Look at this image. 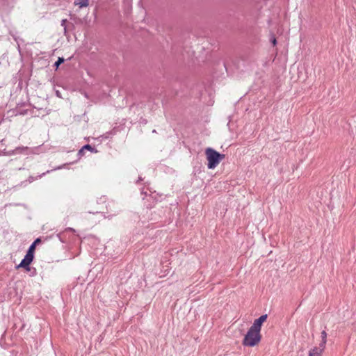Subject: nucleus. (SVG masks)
Masks as SVG:
<instances>
[{
  "label": "nucleus",
  "mask_w": 356,
  "mask_h": 356,
  "mask_svg": "<svg viewBox=\"0 0 356 356\" xmlns=\"http://www.w3.org/2000/svg\"><path fill=\"white\" fill-rule=\"evenodd\" d=\"M65 62V59L63 57H59L58 60L54 63V67L58 69L59 65Z\"/></svg>",
  "instance_id": "obj_9"
},
{
  "label": "nucleus",
  "mask_w": 356,
  "mask_h": 356,
  "mask_svg": "<svg viewBox=\"0 0 356 356\" xmlns=\"http://www.w3.org/2000/svg\"><path fill=\"white\" fill-rule=\"evenodd\" d=\"M50 172V170H47L46 172L42 173L40 177H42L43 175H46L47 173Z\"/></svg>",
  "instance_id": "obj_16"
},
{
  "label": "nucleus",
  "mask_w": 356,
  "mask_h": 356,
  "mask_svg": "<svg viewBox=\"0 0 356 356\" xmlns=\"http://www.w3.org/2000/svg\"><path fill=\"white\" fill-rule=\"evenodd\" d=\"M267 317H268L267 314L261 315L258 318L254 320L252 325H251V327L261 332V325H262L263 323L266 321Z\"/></svg>",
  "instance_id": "obj_4"
},
{
  "label": "nucleus",
  "mask_w": 356,
  "mask_h": 356,
  "mask_svg": "<svg viewBox=\"0 0 356 356\" xmlns=\"http://www.w3.org/2000/svg\"><path fill=\"white\" fill-rule=\"evenodd\" d=\"M56 95L57 96H59V92L58 91L56 92Z\"/></svg>",
  "instance_id": "obj_19"
},
{
  "label": "nucleus",
  "mask_w": 356,
  "mask_h": 356,
  "mask_svg": "<svg viewBox=\"0 0 356 356\" xmlns=\"http://www.w3.org/2000/svg\"><path fill=\"white\" fill-rule=\"evenodd\" d=\"M66 21H67L66 19H63L62 22H61V25L64 26L65 22H66Z\"/></svg>",
  "instance_id": "obj_15"
},
{
  "label": "nucleus",
  "mask_w": 356,
  "mask_h": 356,
  "mask_svg": "<svg viewBox=\"0 0 356 356\" xmlns=\"http://www.w3.org/2000/svg\"><path fill=\"white\" fill-rule=\"evenodd\" d=\"M84 151H85V150L83 149V147H81V148L79 150V152H78V156H79V157L83 156L84 155Z\"/></svg>",
  "instance_id": "obj_12"
},
{
  "label": "nucleus",
  "mask_w": 356,
  "mask_h": 356,
  "mask_svg": "<svg viewBox=\"0 0 356 356\" xmlns=\"http://www.w3.org/2000/svg\"><path fill=\"white\" fill-rule=\"evenodd\" d=\"M325 348L321 347V344H319L318 347H314L310 350L309 356H321Z\"/></svg>",
  "instance_id": "obj_5"
},
{
  "label": "nucleus",
  "mask_w": 356,
  "mask_h": 356,
  "mask_svg": "<svg viewBox=\"0 0 356 356\" xmlns=\"http://www.w3.org/2000/svg\"><path fill=\"white\" fill-rule=\"evenodd\" d=\"M26 271L29 272L30 276H31V277H33V276L36 275V274H37L36 268H33V267H31L30 266H29V270H26Z\"/></svg>",
  "instance_id": "obj_11"
},
{
  "label": "nucleus",
  "mask_w": 356,
  "mask_h": 356,
  "mask_svg": "<svg viewBox=\"0 0 356 356\" xmlns=\"http://www.w3.org/2000/svg\"><path fill=\"white\" fill-rule=\"evenodd\" d=\"M271 42L273 43V46L276 45L277 44L276 38L274 36L271 38Z\"/></svg>",
  "instance_id": "obj_14"
},
{
  "label": "nucleus",
  "mask_w": 356,
  "mask_h": 356,
  "mask_svg": "<svg viewBox=\"0 0 356 356\" xmlns=\"http://www.w3.org/2000/svg\"><path fill=\"white\" fill-rule=\"evenodd\" d=\"M205 154L208 161L207 168L209 169H214L225 158V154L219 153L211 147L206 149Z\"/></svg>",
  "instance_id": "obj_2"
},
{
  "label": "nucleus",
  "mask_w": 356,
  "mask_h": 356,
  "mask_svg": "<svg viewBox=\"0 0 356 356\" xmlns=\"http://www.w3.org/2000/svg\"><path fill=\"white\" fill-rule=\"evenodd\" d=\"M142 180H143V179L140 177H139L138 180L136 181V183H138L140 181H142Z\"/></svg>",
  "instance_id": "obj_17"
},
{
  "label": "nucleus",
  "mask_w": 356,
  "mask_h": 356,
  "mask_svg": "<svg viewBox=\"0 0 356 356\" xmlns=\"http://www.w3.org/2000/svg\"><path fill=\"white\" fill-rule=\"evenodd\" d=\"M40 241V238H38L32 243V244H35V246H36V245L39 243Z\"/></svg>",
  "instance_id": "obj_13"
},
{
  "label": "nucleus",
  "mask_w": 356,
  "mask_h": 356,
  "mask_svg": "<svg viewBox=\"0 0 356 356\" xmlns=\"http://www.w3.org/2000/svg\"><path fill=\"white\" fill-rule=\"evenodd\" d=\"M70 231L74 232V229L73 228H68Z\"/></svg>",
  "instance_id": "obj_18"
},
{
  "label": "nucleus",
  "mask_w": 356,
  "mask_h": 356,
  "mask_svg": "<svg viewBox=\"0 0 356 356\" xmlns=\"http://www.w3.org/2000/svg\"><path fill=\"white\" fill-rule=\"evenodd\" d=\"M327 342V332L325 330L321 332V342L320 343L321 347H325Z\"/></svg>",
  "instance_id": "obj_6"
},
{
  "label": "nucleus",
  "mask_w": 356,
  "mask_h": 356,
  "mask_svg": "<svg viewBox=\"0 0 356 356\" xmlns=\"http://www.w3.org/2000/svg\"><path fill=\"white\" fill-rule=\"evenodd\" d=\"M34 257L29 254H26L24 259L21 262L16 266L17 268H24L25 270H29V266L33 261Z\"/></svg>",
  "instance_id": "obj_3"
},
{
  "label": "nucleus",
  "mask_w": 356,
  "mask_h": 356,
  "mask_svg": "<svg viewBox=\"0 0 356 356\" xmlns=\"http://www.w3.org/2000/svg\"><path fill=\"white\" fill-rule=\"evenodd\" d=\"M261 339L260 332L250 327L243 339L242 344L245 347H254Z\"/></svg>",
  "instance_id": "obj_1"
},
{
  "label": "nucleus",
  "mask_w": 356,
  "mask_h": 356,
  "mask_svg": "<svg viewBox=\"0 0 356 356\" xmlns=\"http://www.w3.org/2000/svg\"><path fill=\"white\" fill-rule=\"evenodd\" d=\"M82 147L83 148L84 150H88V151H90L91 152H95V153L97 152V150L95 149V147H92L89 144H86V145H83Z\"/></svg>",
  "instance_id": "obj_8"
},
{
  "label": "nucleus",
  "mask_w": 356,
  "mask_h": 356,
  "mask_svg": "<svg viewBox=\"0 0 356 356\" xmlns=\"http://www.w3.org/2000/svg\"><path fill=\"white\" fill-rule=\"evenodd\" d=\"M89 0H79L76 4H79L80 8L86 7L88 6Z\"/></svg>",
  "instance_id": "obj_10"
},
{
  "label": "nucleus",
  "mask_w": 356,
  "mask_h": 356,
  "mask_svg": "<svg viewBox=\"0 0 356 356\" xmlns=\"http://www.w3.org/2000/svg\"><path fill=\"white\" fill-rule=\"evenodd\" d=\"M35 249V244L31 243V245L29 247L26 254L33 256L34 257Z\"/></svg>",
  "instance_id": "obj_7"
}]
</instances>
